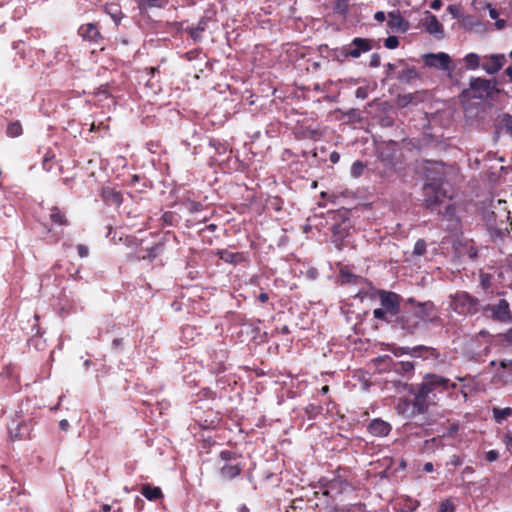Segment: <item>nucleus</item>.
<instances>
[{
    "label": "nucleus",
    "mask_w": 512,
    "mask_h": 512,
    "mask_svg": "<svg viewBox=\"0 0 512 512\" xmlns=\"http://www.w3.org/2000/svg\"><path fill=\"white\" fill-rule=\"evenodd\" d=\"M498 457H499V453L495 450H490L486 453V459L489 462H493V461L497 460Z\"/></svg>",
    "instance_id": "obj_45"
},
{
    "label": "nucleus",
    "mask_w": 512,
    "mask_h": 512,
    "mask_svg": "<svg viewBox=\"0 0 512 512\" xmlns=\"http://www.w3.org/2000/svg\"><path fill=\"white\" fill-rule=\"evenodd\" d=\"M395 326L400 327L410 333L414 332L419 326L418 316L415 311L403 312L401 315H397L392 322Z\"/></svg>",
    "instance_id": "obj_12"
},
{
    "label": "nucleus",
    "mask_w": 512,
    "mask_h": 512,
    "mask_svg": "<svg viewBox=\"0 0 512 512\" xmlns=\"http://www.w3.org/2000/svg\"><path fill=\"white\" fill-rule=\"evenodd\" d=\"M387 25L394 31L406 32L409 29V22L405 20L398 10L388 13Z\"/></svg>",
    "instance_id": "obj_15"
},
{
    "label": "nucleus",
    "mask_w": 512,
    "mask_h": 512,
    "mask_svg": "<svg viewBox=\"0 0 512 512\" xmlns=\"http://www.w3.org/2000/svg\"><path fill=\"white\" fill-rule=\"evenodd\" d=\"M59 425L62 430H67L69 427V422L64 419L60 421Z\"/></svg>",
    "instance_id": "obj_57"
},
{
    "label": "nucleus",
    "mask_w": 512,
    "mask_h": 512,
    "mask_svg": "<svg viewBox=\"0 0 512 512\" xmlns=\"http://www.w3.org/2000/svg\"><path fill=\"white\" fill-rule=\"evenodd\" d=\"M410 406V403L407 399H403L400 401V403L397 405V410L399 413H405Z\"/></svg>",
    "instance_id": "obj_40"
},
{
    "label": "nucleus",
    "mask_w": 512,
    "mask_h": 512,
    "mask_svg": "<svg viewBox=\"0 0 512 512\" xmlns=\"http://www.w3.org/2000/svg\"><path fill=\"white\" fill-rule=\"evenodd\" d=\"M490 16L491 18L495 19L497 17V12L495 9L490 10Z\"/></svg>",
    "instance_id": "obj_62"
},
{
    "label": "nucleus",
    "mask_w": 512,
    "mask_h": 512,
    "mask_svg": "<svg viewBox=\"0 0 512 512\" xmlns=\"http://www.w3.org/2000/svg\"><path fill=\"white\" fill-rule=\"evenodd\" d=\"M206 23L204 21H200L196 26L189 28V34L194 40H199L201 38L202 32L205 30Z\"/></svg>",
    "instance_id": "obj_32"
},
{
    "label": "nucleus",
    "mask_w": 512,
    "mask_h": 512,
    "mask_svg": "<svg viewBox=\"0 0 512 512\" xmlns=\"http://www.w3.org/2000/svg\"><path fill=\"white\" fill-rule=\"evenodd\" d=\"M220 458L224 461V464L220 468V475L223 479L232 480L241 473V462L234 453L230 451H222Z\"/></svg>",
    "instance_id": "obj_7"
},
{
    "label": "nucleus",
    "mask_w": 512,
    "mask_h": 512,
    "mask_svg": "<svg viewBox=\"0 0 512 512\" xmlns=\"http://www.w3.org/2000/svg\"><path fill=\"white\" fill-rule=\"evenodd\" d=\"M367 96V93H366V90L362 87H359L357 90H356V97L357 98H366Z\"/></svg>",
    "instance_id": "obj_49"
},
{
    "label": "nucleus",
    "mask_w": 512,
    "mask_h": 512,
    "mask_svg": "<svg viewBox=\"0 0 512 512\" xmlns=\"http://www.w3.org/2000/svg\"><path fill=\"white\" fill-rule=\"evenodd\" d=\"M501 367L503 371L500 374V377L505 383L512 382V361L502 362Z\"/></svg>",
    "instance_id": "obj_28"
},
{
    "label": "nucleus",
    "mask_w": 512,
    "mask_h": 512,
    "mask_svg": "<svg viewBox=\"0 0 512 512\" xmlns=\"http://www.w3.org/2000/svg\"><path fill=\"white\" fill-rule=\"evenodd\" d=\"M217 254L221 260L231 264H237L244 260L243 254L230 252L228 250H220Z\"/></svg>",
    "instance_id": "obj_21"
},
{
    "label": "nucleus",
    "mask_w": 512,
    "mask_h": 512,
    "mask_svg": "<svg viewBox=\"0 0 512 512\" xmlns=\"http://www.w3.org/2000/svg\"><path fill=\"white\" fill-rule=\"evenodd\" d=\"M105 12L111 16L116 24H118L122 18V11L119 5L110 3L105 6Z\"/></svg>",
    "instance_id": "obj_24"
},
{
    "label": "nucleus",
    "mask_w": 512,
    "mask_h": 512,
    "mask_svg": "<svg viewBox=\"0 0 512 512\" xmlns=\"http://www.w3.org/2000/svg\"><path fill=\"white\" fill-rule=\"evenodd\" d=\"M7 134L10 137H18L22 134V125L19 121L11 122L7 126Z\"/></svg>",
    "instance_id": "obj_30"
},
{
    "label": "nucleus",
    "mask_w": 512,
    "mask_h": 512,
    "mask_svg": "<svg viewBox=\"0 0 512 512\" xmlns=\"http://www.w3.org/2000/svg\"><path fill=\"white\" fill-rule=\"evenodd\" d=\"M375 295L380 300L381 308L374 309V318L386 323H392L400 312L402 297L395 292L381 289L376 290Z\"/></svg>",
    "instance_id": "obj_3"
},
{
    "label": "nucleus",
    "mask_w": 512,
    "mask_h": 512,
    "mask_svg": "<svg viewBox=\"0 0 512 512\" xmlns=\"http://www.w3.org/2000/svg\"><path fill=\"white\" fill-rule=\"evenodd\" d=\"M413 99L412 94H407L404 96L399 97V104L402 106H406L409 102H411Z\"/></svg>",
    "instance_id": "obj_46"
},
{
    "label": "nucleus",
    "mask_w": 512,
    "mask_h": 512,
    "mask_svg": "<svg viewBox=\"0 0 512 512\" xmlns=\"http://www.w3.org/2000/svg\"><path fill=\"white\" fill-rule=\"evenodd\" d=\"M415 313L419 322L421 320L425 322H437L439 320L437 309L431 301L419 302Z\"/></svg>",
    "instance_id": "obj_13"
},
{
    "label": "nucleus",
    "mask_w": 512,
    "mask_h": 512,
    "mask_svg": "<svg viewBox=\"0 0 512 512\" xmlns=\"http://www.w3.org/2000/svg\"><path fill=\"white\" fill-rule=\"evenodd\" d=\"M506 63L504 54H492L482 57L481 68L488 74H496Z\"/></svg>",
    "instance_id": "obj_11"
},
{
    "label": "nucleus",
    "mask_w": 512,
    "mask_h": 512,
    "mask_svg": "<svg viewBox=\"0 0 512 512\" xmlns=\"http://www.w3.org/2000/svg\"><path fill=\"white\" fill-rule=\"evenodd\" d=\"M403 389H408L414 396L412 406L417 414H424L430 406L437 402V395L450 388H455L456 384L451 383L449 379L437 374H426L422 381L415 386L399 383Z\"/></svg>",
    "instance_id": "obj_1"
},
{
    "label": "nucleus",
    "mask_w": 512,
    "mask_h": 512,
    "mask_svg": "<svg viewBox=\"0 0 512 512\" xmlns=\"http://www.w3.org/2000/svg\"><path fill=\"white\" fill-rule=\"evenodd\" d=\"M463 60L468 70H476L481 67L482 57L476 53L467 54Z\"/></svg>",
    "instance_id": "obj_22"
},
{
    "label": "nucleus",
    "mask_w": 512,
    "mask_h": 512,
    "mask_svg": "<svg viewBox=\"0 0 512 512\" xmlns=\"http://www.w3.org/2000/svg\"><path fill=\"white\" fill-rule=\"evenodd\" d=\"M348 1L349 0H336L334 10L341 15H345L348 11Z\"/></svg>",
    "instance_id": "obj_35"
},
{
    "label": "nucleus",
    "mask_w": 512,
    "mask_h": 512,
    "mask_svg": "<svg viewBox=\"0 0 512 512\" xmlns=\"http://www.w3.org/2000/svg\"><path fill=\"white\" fill-rule=\"evenodd\" d=\"M500 124L512 136V115L504 113L500 116Z\"/></svg>",
    "instance_id": "obj_34"
},
{
    "label": "nucleus",
    "mask_w": 512,
    "mask_h": 512,
    "mask_svg": "<svg viewBox=\"0 0 512 512\" xmlns=\"http://www.w3.org/2000/svg\"><path fill=\"white\" fill-rule=\"evenodd\" d=\"M10 435L14 438H24L28 435V428L26 425L18 424L16 428L9 427Z\"/></svg>",
    "instance_id": "obj_29"
},
{
    "label": "nucleus",
    "mask_w": 512,
    "mask_h": 512,
    "mask_svg": "<svg viewBox=\"0 0 512 512\" xmlns=\"http://www.w3.org/2000/svg\"><path fill=\"white\" fill-rule=\"evenodd\" d=\"M102 197L105 201L113 203L115 205H120L122 202V196L120 192L115 191L112 188L105 187L102 189Z\"/></svg>",
    "instance_id": "obj_19"
},
{
    "label": "nucleus",
    "mask_w": 512,
    "mask_h": 512,
    "mask_svg": "<svg viewBox=\"0 0 512 512\" xmlns=\"http://www.w3.org/2000/svg\"><path fill=\"white\" fill-rule=\"evenodd\" d=\"M396 64L388 63L387 64V77H391V73L395 70Z\"/></svg>",
    "instance_id": "obj_53"
},
{
    "label": "nucleus",
    "mask_w": 512,
    "mask_h": 512,
    "mask_svg": "<svg viewBox=\"0 0 512 512\" xmlns=\"http://www.w3.org/2000/svg\"><path fill=\"white\" fill-rule=\"evenodd\" d=\"M77 250H78L79 256L82 257V258L87 257L88 254H89V249L85 245L79 244L77 246Z\"/></svg>",
    "instance_id": "obj_44"
},
{
    "label": "nucleus",
    "mask_w": 512,
    "mask_h": 512,
    "mask_svg": "<svg viewBox=\"0 0 512 512\" xmlns=\"http://www.w3.org/2000/svg\"><path fill=\"white\" fill-rule=\"evenodd\" d=\"M448 11L454 16V17H457L458 16V8H456L454 5H450L448 7Z\"/></svg>",
    "instance_id": "obj_55"
},
{
    "label": "nucleus",
    "mask_w": 512,
    "mask_h": 512,
    "mask_svg": "<svg viewBox=\"0 0 512 512\" xmlns=\"http://www.w3.org/2000/svg\"><path fill=\"white\" fill-rule=\"evenodd\" d=\"M141 494L149 501L158 500L163 497L162 491L159 487H153L149 484L142 486Z\"/></svg>",
    "instance_id": "obj_18"
},
{
    "label": "nucleus",
    "mask_w": 512,
    "mask_h": 512,
    "mask_svg": "<svg viewBox=\"0 0 512 512\" xmlns=\"http://www.w3.org/2000/svg\"><path fill=\"white\" fill-rule=\"evenodd\" d=\"M414 369V366L411 362L409 361H401V362H398V363H395L394 364V370L397 372V373H403V374H406V373H410L412 372Z\"/></svg>",
    "instance_id": "obj_31"
},
{
    "label": "nucleus",
    "mask_w": 512,
    "mask_h": 512,
    "mask_svg": "<svg viewBox=\"0 0 512 512\" xmlns=\"http://www.w3.org/2000/svg\"><path fill=\"white\" fill-rule=\"evenodd\" d=\"M365 165L361 161H355L351 167V174L357 178L362 175Z\"/></svg>",
    "instance_id": "obj_36"
},
{
    "label": "nucleus",
    "mask_w": 512,
    "mask_h": 512,
    "mask_svg": "<svg viewBox=\"0 0 512 512\" xmlns=\"http://www.w3.org/2000/svg\"><path fill=\"white\" fill-rule=\"evenodd\" d=\"M483 310L485 312H491V318L501 323L512 322V315L509 307V303L505 299H500L495 305H486Z\"/></svg>",
    "instance_id": "obj_9"
},
{
    "label": "nucleus",
    "mask_w": 512,
    "mask_h": 512,
    "mask_svg": "<svg viewBox=\"0 0 512 512\" xmlns=\"http://www.w3.org/2000/svg\"><path fill=\"white\" fill-rule=\"evenodd\" d=\"M380 65V55L377 53L372 54L370 59L371 67H378Z\"/></svg>",
    "instance_id": "obj_47"
},
{
    "label": "nucleus",
    "mask_w": 512,
    "mask_h": 512,
    "mask_svg": "<svg viewBox=\"0 0 512 512\" xmlns=\"http://www.w3.org/2000/svg\"><path fill=\"white\" fill-rule=\"evenodd\" d=\"M258 299H259L260 302L265 303L266 301H268L269 296H268L267 293L262 292V293L259 294Z\"/></svg>",
    "instance_id": "obj_52"
},
{
    "label": "nucleus",
    "mask_w": 512,
    "mask_h": 512,
    "mask_svg": "<svg viewBox=\"0 0 512 512\" xmlns=\"http://www.w3.org/2000/svg\"><path fill=\"white\" fill-rule=\"evenodd\" d=\"M423 60L426 66L441 69L451 73L453 68L451 66V58L447 53H428L423 55Z\"/></svg>",
    "instance_id": "obj_10"
},
{
    "label": "nucleus",
    "mask_w": 512,
    "mask_h": 512,
    "mask_svg": "<svg viewBox=\"0 0 512 512\" xmlns=\"http://www.w3.org/2000/svg\"><path fill=\"white\" fill-rule=\"evenodd\" d=\"M425 27L430 34H436L442 32V25L438 21L437 17L427 12Z\"/></svg>",
    "instance_id": "obj_20"
},
{
    "label": "nucleus",
    "mask_w": 512,
    "mask_h": 512,
    "mask_svg": "<svg viewBox=\"0 0 512 512\" xmlns=\"http://www.w3.org/2000/svg\"><path fill=\"white\" fill-rule=\"evenodd\" d=\"M384 45L388 49H395L399 45V39L396 36H389L385 39Z\"/></svg>",
    "instance_id": "obj_39"
},
{
    "label": "nucleus",
    "mask_w": 512,
    "mask_h": 512,
    "mask_svg": "<svg viewBox=\"0 0 512 512\" xmlns=\"http://www.w3.org/2000/svg\"><path fill=\"white\" fill-rule=\"evenodd\" d=\"M78 33L84 40L94 43L96 45H100L103 40V37L99 29L93 23L81 25L78 30Z\"/></svg>",
    "instance_id": "obj_14"
},
{
    "label": "nucleus",
    "mask_w": 512,
    "mask_h": 512,
    "mask_svg": "<svg viewBox=\"0 0 512 512\" xmlns=\"http://www.w3.org/2000/svg\"><path fill=\"white\" fill-rule=\"evenodd\" d=\"M481 285L484 289H488L491 285V277L488 274L481 275Z\"/></svg>",
    "instance_id": "obj_42"
},
{
    "label": "nucleus",
    "mask_w": 512,
    "mask_h": 512,
    "mask_svg": "<svg viewBox=\"0 0 512 512\" xmlns=\"http://www.w3.org/2000/svg\"><path fill=\"white\" fill-rule=\"evenodd\" d=\"M372 49V40L366 38H354L349 45L343 46L341 49L336 50L335 57L338 60H345L349 57L359 58L362 53L368 52Z\"/></svg>",
    "instance_id": "obj_4"
},
{
    "label": "nucleus",
    "mask_w": 512,
    "mask_h": 512,
    "mask_svg": "<svg viewBox=\"0 0 512 512\" xmlns=\"http://www.w3.org/2000/svg\"><path fill=\"white\" fill-rule=\"evenodd\" d=\"M340 277L342 283L358 284L362 280V277L352 273L348 268H342L340 270Z\"/></svg>",
    "instance_id": "obj_23"
},
{
    "label": "nucleus",
    "mask_w": 512,
    "mask_h": 512,
    "mask_svg": "<svg viewBox=\"0 0 512 512\" xmlns=\"http://www.w3.org/2000/svg\"><path fill=\"white\" fill-rule=\"evenodd\" d=\"M439 511L440 512H455V506L451 500L447 499V500H444L443 502H441Z\"/></svg>",
    "instance_id": "obj_38"
},
{
    "label": "nucleus",
    "mask_w": 512,
    "mask_h": 512,
    "mask_svg": "<svg viewBox=\"0 0 512 512\" xmlns=\"http://www.w3.org/2000/svg\"><path fill=\"white\" fill-rule=\"evenodd\" d=\"M512 415V408H493V416L497 423H501L503 419Z\"/></svg>",
    "instance_id": "obj_27"
},
{
    "label": "nucleus",
    "mask_w": 512,
    "mask_h": 512,
    "mask_svg": "<svg viewBox=\"0 0 512 512\" xmlns=\"http://www.w3.org/2000/svg\"><path fill=\"white\" fill-rule=\"evenodd\" d=\"M453 309L463 315H473L478 312L479 300L465 291L457 292L452 298Z\"/></svg>",
    "instance_id": "obj_5"
},
{
    "label": "nucleus",
    "mask_w": 512,
    "mask_h": 512,
    "mask_svg": "<svg viewBox=\"0 0 512 512\" xmlns=\"http://www.w3.org/2000/svg\"><path fill=\"white\" fill-rule=\"evenodd\" d=\"M455 174L453 166H447L442 162L431 163L426 168L427 183H434V185H441L448 181L449 178Z\"/></svg>",
    "instance_id": "obj_6"
},
{
    "label": "nucleus",
    "mask_w": 512,
    "mask_h": 512,
    "mask_svg": "<svg viewBox=\"0 0 512 512\" xmlns=\"http://www.w3.org/2000/svg\"><path fill=\"white\" fill-rule=\"evenodd\" d=\"M332 231L334 236L339 235V238H343L346 233L345 228H342L341 225H334Z\"/></svg>",
    "instance_id": "obj_43"
},
{
    "label": "nucleus",
    "mask_w": 512,
    "mask_h": 512,
    "mask_svg": "<svg viewBox=\"0 0 512 512\" xmlns=\"http://www.w3.org/2000/svg\"><path fill=\"white\" fill-rule=\"evenodd\" d=\"M84 365H85V368H88V366H89V360H85V361H84Z\"/></svg>",
    "instance_id": "obj_64"
},
{
    "label": "nucleus",
    "mask_w": 512,
    "mask_h": 512,
    "mask_svg": "<svg viewBox=\"0 0 512 512\" xmlns=\"http://www.w3.org/2000/svg\"><path fill=\"white\" fill-rule=\"evenodd\" d=\"M424 471L427 473H431L433 471V464L431 462H427L423 467Z\"/></svg>",
    "instance_id": "obj_54"
},
{
    "label": "nucleus",
    "mask_w": 512,
    "mask_h": 512,
    "mask_svg": "<svg viewBox=\"0 0 512 512\" xmlns=\"http://www.w3.org/2000/svg\"><path fill=\"white\" fill-rule=\"evenodd\" d=\"M505 74L510 78V81L512 82V66H509V67L505 70Z\"/></svg>",
    "instance_id": "obj_59"
},
{
    "label": "nucleus",
    "mask_w": 512,
    "mask_h": 512,
    "mask_svg": "<svg viewBox=\"0 0 512 512\" xmlns=\"http://www.w3.org/2000/svg\"><path fill=\"white\" fill-rule=\"evenodd\" d=\"M50 157L48 155H46L43 159V168L45 170H50V166H48V162L50 161Z\"/></svg>",
    "instance_id": "obj_56"
},
{
    "label": "nucleus",
    "mask_w": 512,
    "mask_h": 512,
    "mask_svg": "<svg viewBox=\"0 0 512 512\" xmlns=\"http://www.w3.org/2000/svg\"><path fill=\"white\" fill-rule=\"evenodd\" d=\"M14 490L12 476L6 469H2L0 472V491L5 489Z\"/></svg>",
    "instance_id": "obj_26"
},
{
    "label": "nucleus",
    "mask_w": 512,
    "mask_h": 512,
    "mask_svg": "<svg viewBox=\"0 0 512 512\" xmlns=\"http://www.w3.org/2000/svg\"><path fill=\"white\" fill-rule=\"evenodd\" d=\"M430 6H431V8H432V9L438 10V9H440V8H441V6H442V2H441V0H433V1L431 2V5H430Z\"/></svg>",
    "instance_id": "obj_50"
},
{
    "label": "nucleus",
    "mask_w": 512,
    "mask_h": 512,
    "mask_svg": "<svg viewBox=\"0 0 512 512\" xmlns=\"http://www.w3.org/2000/svg\"><path fill=\"white\" fill-rule=\"evenodd\" d=\"M419 78H420V74L414 67L406 68V69L402 70L401 72H399V74L397 76V79L400 82L406 83V84H410Z\"/></svg>",
    "instance_id": "obj_17"
},
{
    "label": "nucleus",
    "mask_w": 512,
    "mask_h": 512,
    "mask_svg": "<svg viewBox=\"0 0 512 512\" xmlns=\"http://www.w3.org/2000/svg\"><path fill=\"white\" fill-rule=\"evenodd\" d=\"M389 359H390V358H389V356H388V355H384V356H382V357H379V358H378V361H379V362H386V361H387V360H389Z\"/></svg>",
    "instance_id": "obj_61"
},
{
    "label": "nucleus",
    "mask_w": 512,
    "mask_h": 512,
    "mask_svg": "<svg viewBox=\"0 0 512 512\" xmlns=\"http://www.w3.org/2000/svg\"><path fill=\"white\" fill-rule=\"evenodd\" d=\"M339 159H340V155L337 152H332L330 154V161L332 163H337L339 161Z\"/></svg>",
    "instance_id": "obj_51"
},
{
    "label": "nucleus",
    "mask_w": 512,
    "mask_h": 512,
    "mask_svg": "<svg viewBox=\"0 0 512 512\" xmlns=\"http://www.w3.org/2000/svg\"><path fill=\"white\" fill-rule=\"evenodd\" d=\"M503 443L505 444L507 451L512 454V435L505 434L503 437Z\"/></svg>",
    "instance_id": "obj_41"
},
{
    "label": "nucleus",
    "mask_w": 512,
    "mask_h": 512,
    "mask_svg": "<svg viewBox=\"0 0 512 512\" xmlns=\"http://www.w3.org/2000/svg\"><path fill=\"white\" fill-rule=\"evenodd\" d=\"M163 248V245L162 244H155L154 246H152L148 251H147V254L145 255H139L138 258L139 259H149V260H152L154 259L162 250Z\"/></svg>",
    "instance_id": "obj_33"
},
{
    "label": "nucleus",
    "mask_w": 512,
    "mask_h": 512,
    "mask_svg": "<svg viewBox=\"0 0 512 512\" xmlns=\"http://www.w3.org/2000/svg\"><path fill=\"white\" fill-rule=\"evenodd\" d=\"M327 391H328V386H324V387L322 388V392H323V393H327Z\"/></svg>",
    "instance_id": "obj_63"
},
{
    "label": "nucleus",
    "mask_w": 512,
    "mask_h": 512,
    "mask_svg": "<svg viewBox=\"0 0 512 512\" xmlns=\"http://www.w3.org/2000/svg\"><path fill=\"white\" fill-rule=\"evenodd\" d=\"M470 89L473 91V97L481 100L492 99L499 92L495 82L484 78H471Z\"/></svg>",
    "instance_id": "obj_8"
},
{
    "label": "nucleus",
    "mask_w": 512,
    "mask_h": 512,
    "mask_svg": "<svg viewBox=\"0 0 512 512\" xmlns=\"http://www.w3.org/2000/svg\"><path fill=\"white\" fill-rule=\"evenodd\" d=\"M238 511H239V512H249V508H248L246 505H241V506L238 508Z\"/></svg>",
    "instance_id": "obj_60"
},
{
    "label": "nucleus",
    "mask_w": 512,
    "mask_h": 512,
    "mask_svg": "<svg viewBox=\"0 0 512 512\" xmlns=\"http://www.w3.org/2000/svg\"><path fill=\"white\" fill-rule=\"evenodd\" d=\"M426 252V242L423 239H419L414 246L413 253L415 255L421 256Z\"/></svg>",
    "instance_id": "obj_37"
},
{
    "label": "nucleus",
    "mask_w": 512,
    "mask_h": 512,
    "mask_svg": "<svg viewBox=\"0 0 512 512\" xmlns=\"http://www.w3.org/2000/svg\"><path fill=\"white\" fill-rule=\"evenodd\" d=\"M386 16L383 11H378L374 15V19L379 22H383L385 20Z\"/></svg>",
    "instance_id": "obj_48"
},
{
    "label": "nucleus",
    "mask_w": 512,
    "mask_h": 512,
    "mask_svg": "<svg viewBox=\"0 0 512 512\" xmlns=\"http://www.w3.org/2000/svg\"><path fill=\"white\" fill-rule=\"evenodd\" d=\"M468 254H469V257L473 259L477 256V250L474 247H471L469 249Z\"/></svg>",
    "instance_id": "obj_58"
},
{
    "label": "nucleus",
    "mask_w": 512,
    "mask_h": 512,
    "mask_svg": "<svg viewBox=\"0 0 512 512\" xmlns=\"http://www.w3.org/2000/svg\"><path fill=\"white\" fill-rule=\"evenodd\" d=\"M50 220L54 224L68 225V220L58 207H53L50 213Z\"/></svg>",
    "instance_id": "obj_25"
},
{
    "label": "nucleus",
    "mask_w": 512,
    "mask_h": 512,
    "mask_svg": "<svg viewBox=\"0 0 512 512\" xmlns=\"http://www.w3.org/2000/svg\"><path fill=\"white\" fill-rule=\"evenodd\" d=\"M423 193V205L426 209L442 215L444 219L457 222L455 217V206L452 202V198L441 187V185L426 183L423 187Z\"/></svg>",
    "instance_id": "obj_2"
},
{
    "label": "nucleus",
    "mask_w": 512,
    "mask_h": 512,
    "mask_svg": "<svg viewBox=\"0 0 512 512\" xmlns=\"http://www.w3.org/2000/svg\"><path fill=\"white\" fill-rule=\"evenodd\" d=\"M369 432L378 437H384L391 431V426L388 422L380 419H374L368 426Z\"/></svg>",
    "instance_id": "obj_16"
}]
</instances>
